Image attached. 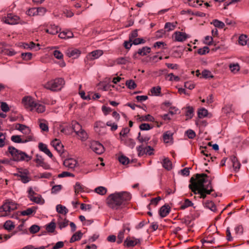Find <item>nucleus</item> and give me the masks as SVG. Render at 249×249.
<instances>
[{"mask_svg":"<svg viewBox=\"0 0 249 249\" xmlns=\"http://www.w3.org/2000/svg\"><path fill=\"white\" fill-rule=\"evenodd\" d=\"M204 177H207V174L204 173L196 174L194 177H192L190 179V184L189 188L195 194H199L200 197L205 198L207 195H210L214 190L213 188L207 187L205 185L206 180Z\"/></svg>","mask_w":249,"mask_h":249,"instance_id":"obj_1","label":"nucleus"},{"mask_svg":"<svg viewBox=\"0 0 249 249\" xmlns=\"http://www.w3.org/2000/svg\"><path fill=\"white\" fill-rule=\"evenodd\" d=\"M131 198V194L128 192H115L109 195L106 202L110 209L119 210L125 208Z\"/></svg>","mask_w":249,"mask_h":249,"instance_id":"obj_2","label":"nucleus"},{"mask_svg":"<svg viewBox=\"0 0 249 249\" xmlns=\"http://www.w3.org/2000/svg\"><path fill=\"white\" fill-rule=\"evenodd\" d=\"M8 150L12 157L14 161H19L25 160L28 161L32 159V157L29 156L26 153L18 150L13 146H9Z\"/></svg>","mask_w":249,"mask_h":249,"instance_id":"obj_3","label":"nucleus"},{"mask_svg":"<svg viewBox=\"0 0 249 249\" xmlns=\"http://www.w3.org/2000/svg\"><path fill=\"white\" fill-rule=\"evenodd\" d=\"M65 84V81L61 78L51 80L43 85L44 88L53 91L60 90Z\"/></svg>","mask_w":249,"mask_h":249,"instance_id":"obj_4","label":"nucleus"},{"mask_svg":"<svg viewBox=\"0 0 249 249\" xmlns=\"http://www.w3.org/2000/svg\"><path fill=\"white\" fill-rule=\"evenodd\" d=\"M90 148L95 153L100 155L105 150L103 145L97 141H92L90 142Z\"/></svg>","mask_w":249,"mask_h":249,"instance_id":"obj_5","label":"nucleus"},{"mask_svg":"<svg viewBox=\"0 0 249 249\" xmlns=\"http://www.w3.org/2000/svg\"><path fill=\"white\" fill-rule=\"evenodd\" d=\"M22 102L25 107L29 108L31 111H32L36 107V102L30 96L24 97L22 99Z\"/></svg>","mask_w":249,"mask_h":249,"instance_id":"obj_6","label":"nucleus"},{"mask_svg":"<svg viewBox=\"0 0 249 249\" xmlns=\"http://www.w3.org/2000/svg\"><path fill=\"white\" fill-rule=\"evenodd\" d=\"M19 19V17L12 13H9L7 17H5L4 22L8 24L14 25L18 23Z\"/></svg>","mask_w":249,"mask_h":249,"instance_id":"obj_7","label":"nucleus"},{"mask_svg":"<svg viewBox=\"0 0 249 249\" xmlns=\"http://www.w3.org/2000/svg\"><path fill=\"white\" fill-rule=\"evenodd\" d=\"M140 243V240L139 239L136 238L134 237H127L124 241V246L127 248H131Z\"/></svg>","mask_w":249,"mask_h":249,"instance_id":"obj_8","label":"nucleus"},{"mask_svg":"<svg viewBox=\"0 0 249 249\" xmlns=\"http://www.w3.org/2000/svg\"><path fill=\"white\" fill-rule=\"evenodd\" d=\"M173 37L176 41L182 42L187 39L188 35L185 33L177 31L174 33Z\"/></svg>","mask_w":249,"mask_h":249,"instance_id":"obj_9","label":"nucleus"},{"mask_svg":"<svg viewBox=\"0 0 249 249\" xmlns=\"http://www.w3.org/2000/svg\"><path fill=\"white\" fill-rule=\"evenodd\" d=\"M66 53L69 57L77 58L81 54V51L77 49H69L67 50Z\"/></svg>","mask_w":249,"mask_h":249,"instance_id":"obj_10","label":"nucleus"},{"mask_svg":"<svg viewBox=\"0 0 249 249\" xmlns=\"http://www.w3.org/2000/svg\"><path fill=\"white\" fill-rule=\"evenodd\" d=\"M170 207L168 205L165 204L159 210V214L161 218L165 217L170 212Z\"/></svg>","mask_w":249,"mask_h":249,"instance_id":"obj_11","label":"nucleus"},{"mask_svg":"<svg viewBox=\"0 0 249 249\" xmlns=\"http://www.w3.org/2000/svg\"><path fill=\"white\" fill-rule=\"evenodd\" d=\"M63 164L70 169H73L77 164V161L72 158L68 159L64 161Z\"/></svg>","mask_w":249,"mask_h":249,"instance_id":"obj_12","label":"nucleus"},{"mask_svg":"<svg viewBox=\"0 0 249 249\" xmlns=\"http://www.w3.org/2000/svg\"><path fill=\"white\" fill-rule=\"evenodd\" d=\"M52 143L53 147L58 152L62 154L63 153L64 149L63 145L61 144V142L58 140L55 139L52 142Z\"/></svg>","mask_w":249,"mask_h":249,"instance_id":"obj_13","label":"nucleus"},{"mask_svg":"<svg viewBox=\"0 0 249 249\" xmlns=\"http://www.w3.org/2000/svg\"><path fill=\"white\" fill-rule=\"evenodd\" d=\"M173 133L170 131H166L163 135L164 142L165 143H173Z\"/></svg>","mask_w":249,"mask_h":249,"instance_id":"obj_14","label":"nucleus"},{"mask_svg":"<svg viewBox=\"0 0 249 249\" xmlns=\"http://www.w3.org/2000/svg\"><path fill=\"white\" fill-rule=\"evenodd\" d=\"M15 128L24 134H28L30 132L29 128L24 124H17L15 125Z\"/></svg>","mask_w":249,"mask_h":249,"instance_id":"obj_15","label":"nucleus"},{"mask_svg":"<svg viewBox=\"0 0 249 249\" xmlns=\"http://www.w3.org/2000/svg\"><path fill=\"white\" fill-rule=\"evenodd\" d=\"M38 148L39 149L43 152L46 155H47L49 157L52 158L53 155L52 153L51 152L50 150L48 148L46 144H44L42 142H40L38 144Z\"/></svg>","mask_w":249,"mask_h":249,"instance_id":"obj_16","label":"nucleus"},{"mask_svg":"<svg viewBox=\"0 0 249 249\" xmlns=\"http://www.w3.org/2000/svg\"><path fill=\"white\" fill-rule=\"evenodd\" d=\"M231 161L232 163V166L235 172H237L241 167V163L238 161L236 157L232 156L231 157Z\"/></svg>","mask_w":249,"mask_h":249,"instance_id":"obj_17","label":"nucleus"},{"mask_svg":"<svg viewBox=\"0 0 249 249\" xmlns=\"http://www.w3.org/2000/svg\"><path fill=\"white\" fill-rule=\"evenodd\" d=\"M103 54V51L100 50H97L95 51H93L91 52L90 53H89V57L90 59L93 60L99 58Z\"/></svg>","mask_w":249,"mask_h":249,"instance_id":"obj_18","label":"nucleus"},{"mask_svg":"<svg viewBox=\"0 0 249 249\" xmlns=\"http://www.w3.org/2000/svg\"><path fill=\"white\" fill-rule=\"evenodd\" d=\"M30 200L32 201L39 204H43L45 202L44 200L42 198L41 196L39 195H37V196H30Z\"/></svg>","mask_w":249,"mask_h":249,"instance_id":"obj_19","label":"nucleus"},{"mask_svg":"<svg viewBox=\"0 0 249 249\" xmlns=\"http://www.w3.org/2000/svg\"><path fill=\"white\" fill-rule=\"evenodd\" d=\"M2 207L3 208L4 212H5L4 214H2L0 216V217H5L9 215V213L12 211V209L9 206V204L8 203L7 200L6 202L2 205Z\"/></svg>","mask_w":249,"mask_h":249,"instance_id":"obj_20","label":"nucleus"},{"mask_svg":"<svg viewBox=\"0 0 249 249\" xmlns=\"http://www.w3.org/2000/svg\"><path fill=\"white\" fill-rule=\"evenodd\" d=\"M83 235V233L81 231H78L75 232L71 238L70 243H73L75 241H78L81 239Z\"/></svg>","mask_w":249,"mask_h":249,"instance_id":"obj_21","label":"nucleus"},{"mask_svg":"<svg viewBox=\"0 0 249 249\" xmlns=\"http://www.w3.org/2000/svg\"><path fill=\"white\" fill-rule=\"evenodd\" d=\"M162 166L167 170H170L172 168V162L168 158H165L163 160Z\"/></svg>","mask_w":249,"mask_h":249,"instance_id":"obj_22","label":"nucleus"},{"mask_svg":"<svg viewBox=\"0 0 249 249\" xmlns=\"http://www.w3.org/2000/svg\"><path fill=\"white\" fill-rule=\"evenodd\" d=\"M15 227V226L11 220H7L3 224V228L8 231H11Z\"/></svg>","mask_w":249,"mask_h":249,"instance_id":"obj_23","label":"nucleus"},{"mask_svg":"<svg viewBox=\"0 0 249 249\" xmlns=\"http://www.w3.org/2000/svg\"><path fill=\"white\" fill-rule=\"evenodd\" d=\"M205 180H206L205 182V185L207 187H209L210 188H213L212 187V181L214 178V176H209L207 175V177H204Z\"/></svg>","mask_w":249,"mask_h":249,"instance_id":"obj_24","label":"nucleus"},{"mask_svg":"<svg viewBox=\"0 0 249 249\" xmlns=\"http://www.w3.org/2000/svg\"><path fill=\"white\" fill-rule=\"evenodd\" d=\"M71 128L76 134L78 133L82 129L81 125L76 121L72 122Z\"/></svg>","mask_w":249,"mask_h":249,"instance_id":"obj_25","label":"nucleus"},{"mask_svg":"<svg viewBox=\"0 0 249 249\" xmlns=\"http://www.w3.org/2000/svg\"><path fill=\"white\" fill-rule=\"evenodd\" d=\"M56 210L57 213L61 214H66L68 213V210L66 207L60 204L56 206Z\"/></svg>","mask_w":249,"mask_h":249,"instance_id":"obj_26","label":"nucleus"},{"mask_svg":"<svg viewBox=\"0 0 249 249\" xmlns=\"http://www.w3.org/2000/svg\"><path fill=\"white\" fill-rule=\"evenodd\" d=\"M73 33L71 31L62 32L60 33L58 36L62 39L69 38L72 37Z\"/></svg>","mask_w":249,"mask_h":249,"instance_id":"obj_27","label":"nucleus"},{"mask_svg":"<svg viewBox=\"0 0 249 249\" xmlns=\"http://www.w3.org/2000/svg\"><path fill=\"white\" fill-rule=\"evenodd\" d=\"M36 208L35 207H33L32 208H29L26 209V210L23 211L21 212V214L22 215H30L32 214L33 213L36 212Z\"/></svg>","mask_w":249,"mask_h":249,"instance_id":"obj_28","label":"nucleus"},{"mask_svg":"<svg viewBox=\"0 0 249 249\" xmlns=\"http://www.w3.org/2000/svg\"><path fill=\"white\" fill-rule=\"evenodd\" d=\"M205 207L213 212L216 211V206L212 201L208 200L206 201Z\"/></svg>","mask_w":249,"mask_h":249,"instance_id":"obj_29","label":"nucleus"},{"mask_svg":"<svg viewBox=\"0 0 249 249\" xmlns=\"http://www.w3.org/2000/svg\"><path fill=\"white\" fill-rule=\"evenodd\" d=\"M216 28L223 29L225 27V23L218 19H214L211 22Z\"/></svg>","mask_w":249,"mask_h":249,"instance_id":"obj_30","label":"nucleus"},{"mask_svg":"<svg viewBox=\"0 0 249 249\" xmlns=\"http://www.w3.org/2000/svg\"><path fill=\"white\" fill-rule=\"evenodd\" d=\"M55 227L56 225L55 222L52 221L46 226V230L48 232L52 233L54 231Z\"/></svg>","mask_w":249,"mask_h":249,"instance_id":"obj_31","label":"nucleus"},{"mask_svg":"<svg viewBox=\"0 0 249 249\" xmlns=\"http://www.w3.org/2000/svg\"><path fill=\"white\" fill-rule=\"evenodd\" d=\"M187 111L185 113V115L189 119H191L194 115V109L192 107L188 106L186 107Z\"/></svg>","mask_w":249,"mask_h":249,"instance_id":"obj_32","label":"nucleus"},{"mask_svg":"<svg viewBox=\"0 0 249 249\" xmlns=\"http://www.w3.org/2000/svg\"><path fill=\"white\" fill-rule=\"evenodd\" d=\"M197 114L198 118H203L208 115V110L204 108H202L198 110Z\"/></svg>","mask_w":249,"mask_h":249,"instance_id":"obj_33","label":"nucleus"},{"mask_svg":"<svg viewBox=\"0 0 249 249\" xmlns=\"http://www.w3.org/2000/svg\"><path fill=\"white\" fill-rule=\"evenodd\" d=\"M193 205V203L191 200L189 199H185L184 202L181 205L180 209L184 210L188 207L192 206Z\"/></svg>","mask_w":249,"mask_h":249,"instance_id":"obj_34","label":"nucleus"},{"mask_svg":"<svg viewBox=\"0 0 249 249\" xmlns=\"http://www.w3.org/2000/svg\"><path fill=\"white\" fill-rule=\"evenodd\" d=\"M238 43L240 45L242 46L246 45L247 43V36L244 35H242L239 36Z\"/></svg>","mask_w":249,"mask_h":249,"instance_id":"obj_35","label":"nucleus"},{"mask_svg":"<svg viewBox=\"0 0 249 249\" xmlns=\"http://www.w3.org/2000/svg\"><path fill=\"white\" fill-rule=\"evenodd\" d=\"M126 86L130 89H133L137 87V85L133 80H128L126 81Z\"/></svg>","mask_w":249,"mask_h":249,"instance_id":"obj_36","label":"nucleus"},{"mask_svg":"<svg viewBox=\"0 0 249 249\" xmlns=\"http://www.w3.org/2000/svg\"><path fill=\"white\" fill-rule=\"evenodd\" d=\"M95 192L101 195H104L107 192V189L103 186H99L95 189Z\"/></svg>","mask_w":249,"mask_h":249,"instance_id":"obj_37","label":"nucleus"},{"mask_svg":"<svg viewBox=\"0 0 249 249\" xmlns=\"http://www.w3.org/2000/svg\"><path fill=\"white\" fill-rule=\"evenodd\" d=\"M29 174V171H28V173H26L23 175L20 176L19 180H20L23 183H28L30 180V178L28 176Z\"/></svg>","mask_w":249,"mask_h":249,"instance_id":"obj_38","label":"nucleus"},{"mask_svg":"<svg viewBox=\"0 0 249 249\" xmlns=\"http://www.w3.org/2000/svg\"><path fill=\"white\" fill-rule=\"evenodd\" d=\"M118 160L119 162L123 165H126L129 162V159L124 155L119 157Z\"/></svg>","mask_w":249,"mask_h":249,"instance_id":"obj_39","label":"nucleus"},{"mask_svg":"<svg viewBox=\"0 0 249 249\" xmlns=\"http://www.w3.org/2000/svg\"><path fill=\"white\" fill-rule=\"evenodd\" d=\"M202 77L207 79L209 78H213V76L211 72L208 70H204L201 73Z\"/></svg>","mask_w":249,"mask_h":249,"instance_id":"obj_40","label":"nucleus"},{"mask_svg":"<svg viewBox=\"0 0 249 249\" xmlns=\"http://www.w3.org/2000/svg\"><path fill=\"white\" fill-rule=\"evenodd\" d=\"M138 117H139V119H140L141 121H149L151 122H154V118L153 117H152L150 114L146 115L144 116H140L139 115L138 116Z\"/></svg>","mask_w":249,"mask_h":249,"instance_id":"obj_41","label":"nucleus"},{"mask_svg":"<svg viewBox=\"0 0 249 249\" xmlns=\"http://www.w3.org/2000/svg\"><path fill=\"white\" fill-rule=\"evenodd\" d=\"M229 68L231 72L233 73H236L238 71L240 70V66L238 64H230L229 66Z\"/></svg>","mask_w":249,"mask_h":249,"instance_id":"obj_42","label":"nucleus"},{"mask_svg":"<svg viewBox=\"0 0 249 249\" xmlns=\"http://www.w3.org/2000/svg\"><path fill=\"white\" fill-rule=\"evenodd\" d=\"M176 26V24H175L174 23L167 22L165 24L164 28L167 29V31L169 32L174 30Z\"/></svg>","mask_w":249,"mask_h":249,"instance_id":"obj_43","label":"nucleus"},{"mask_svg":"<svg viewBox=\"0 0 249 249\" xmlns=\"http://www.w3.org/2000/svg\"><path fill=\"white\" fill-rule=\"evenodd\" d=\"M129 61L127 57H119L116 60V62L117 64H125Z\"/></svg>","mask_w":249,"mask_h":249,"instance_id":"obj_44","label":"nucleus"},{"mask_svg":"<svg viewBox=\"0 0 249 249\" xmlns=\"http://www.w3.org/2000/svg\"><path fill=\"white\" fill-rule=\"evenodd\" d=\"M11 141L16 143H23V140L19 135H13L11 138Z\"/></svg>","mask_w":249,"mask_h":249,"instance_id":"obj_45","label":"nucleus"},{"mask_svg":"<svg viewBox=\"0 0 249 249\" xmlns=\"http://www.w3.org/2000/svg\"><path fill=\"white\" fill-rule=\"evenodd\" d=\"M35 108H36V110L38 113H42L45 110V107L44 105L36 103Z\"/></svg>","mask_w":249,"mask_h":249,"instance_id":"obj_46","label":"nucleus"},{"mask_svg":"<svg viewBox=\"0 0 249 249\" xmlns=\"http://www.w3.org/2000/svg\"><path fill=\"white\" fill-rule=\"evenodd\" d=\"M153 128L152 126H151L150 125L148 124L142 123L139 126V128L141 130H149Z\"/></svg>","mask_w":249,"mask_h":249,"instance_id":"obj_47","label":"nucleus"},{"mask_svg":"<svg viewBox=\"0 0 249 249\" xmlns=\"http://www.w3.org/2000/svg\"><path fill=\"white\" fill-rule=\"evenodd\" d=\"M151 92L156 96H158L161 92V88L160 86L153 87L151 89Z\"/></svg>","mask_w":249,"mask_h":249,"instance_id":"obj_48","label":"nucleus"},{"mask_svg":"<svg viewBox=\"0 0 249 249\" xmlns=\"http://www.w3.org/2000/svg\"><path fill=\"white\" fill-rule=\"evenodd\" d=\"M78 136H79L82 140L84 141L86 140L88 137H87V133L86 132L82 129L78 133L76 134Z\"/></svg>","mask_w":249,"mask_h":249,"instance_id":"obj_49","label":"nucleus"},{"mask_svg":"<svg viewBox=\"0 0 249 249\" xmlns=\"http://www.w3.org/2000/svg\"><path fill=\"white\" fill-rule=\"evenodd\" d=\"M132 44L137 45L139 44H144L145 40L142 38H136L132 40Z\"/></svg>","mask_w":249,"mask_h":249,"instance_id":"obj_50","label":"nucleus"},{"mask_svg":"<svg viewBox=\"0 0 249 249\" xmlns=\"http://www.w3.org/2000/svg\"><path fill=\"white\" fill-rule=\"evenodd\" d=\"M223 111L224 113L226 114H230L231 112L233 111L232 105L229 104L226 105L223 108Z\"/></svg>","mask_w":249,"mask_h":249,"instance_id":"obj_51","label":"nucleus"},{"mask_svg":"<svg viewBox=\"0 0 249 249\" xmlns=\"http://www.w3.org/2000/svg\"><path fill=\"white\" fill-rule=\"evenodd\" d=\"M36 159L34 160L35 162L36 163V166L38 167L43 161L44 159L42 157L38 154L36 155Z\"/></svg>","mask_w":249,"mask_h":249,"instance_id":"obj_52","label":"nucleus"},{"mask_svg":"<svg viewBox=\"0 0 249 249\" xmlns=\"http://www.w3.org/2000/svg\"><path fill=\"white\" fill-rule=\"evenodd\" d=\"M74 191H75V193L76 194H77L83 191V188L82 185L78 182H77L75 183V185H74Z\"/></svg>","mask_w":249,"mask_h":249,"instance_id":"obj_53","label":"nucleus"},{"mask_svg":"<svg viewBox=\"0 0 249 249\" xmlns=\"http://www.w3.org/2000/svg\"><path fill=\"white\" fill-rule=\"evenodd\" d=\"M210 51L209 48L207 46H204L202 48H200L198 50L197 53L200 55L205 54L206 53H208Z\"/></svg>","mask_w":249,"mask_h":249,"instance_id":"obj_54","label":"nucleus"},{"mask_svg":"<svg viewBox=\"0 0 249 249\" xmlns=\"http://www.w3.org/2000/svg\"><path fill=\"white\" fill-rule=\"evenodd\" d=\"M21 56L23 60H29L32 58V53H23L21 54Z\"/></svg>","mask_w":249,"mask_h":249,"instance_id":"obj_55","label":"nucleus"},{"mask_svg":"<svg viewBox=\"0 0 249 249\" xmlns=\"http://www.w3.org/2000/svg\"><path fill=\"white\" fill-rule=\"evenodd\" d=\"M26 14L29 16H34L37 15V12L36 10V8H32L28 9L26 11Z\"/></svg>","mask_w":249,"mask_h":249,"instance_id":"obj_56","label":"nucleus"},{"mask_svg":"<svg viewBox=\"0 0 249 249\" xmlns=\"http://www.w3.org/2000/svg\"><path fill=\"white\" fill-rule=\"evenodd\" d=\"M137 150L138 152L139 156H142L145 153V149L142 144L137 147Z\"/></svg>","mask_w":249,"mask_h":249,"instance_id":"obj_57","label":"nucleus"},{"mask_svg":"<svg viewBox=\"0 0 249 249\" xmlns=\"http://www.w3.org/2000/svg\"><path fill=\"white\" fill-rule=\"evenodd\" d=\"M49 28L51 31H53V34H51V35H56L60 30V29L59 28V27L55 25H51L50 26Z\"/></svg>","mask_w":249,"mask_h":249,"instance_id":"obj_58","label":"nucleus"},{"mask_svg":"<svg viewBox=\"0 0 249 249\" xmlns=\"http://www.w3.org/2000/svg\"><path fill=\"white\" fill-rule=\"evenodd\" d=\"M62 188V186L61 185H56L53 186L51 190V193L52 194H56L59 191H60Z\"/></svg>","mask_w":249,"mask_h":249,"instance_id":"obj_59","label":"nucleus"},{"mask_svg":"<svg viewBox=\"0 0 249 249\" xmlns=\"http://www.w3.org/2000/svg\"><path fill=\"white\" fill-rule=\"evenodd\" d=\"M186 134L189 139H193L196 136V133L192 129H189L186 131Z\"/></svg>","mask_w":249,"mask_h":249,"instance_id":"obj_60","label":"nucleus"},{"mask_svg":"<svg viewBox=\"0 0 249 249\" xmlns=\"http://www.w3.org/2000/svg\"><path fill=\"white\" fill-rule=\"evenodd\" d=\"M40 230V227L36 225H33L30 228V232L32 233H36Z\"/></svg>","mask_w":249,"mask_h":249,"instance_id":"obj_61","label":"nucleus"},{"mask_svg":"<svg viewBox=\"0 0 249 249\" xmlns=\"http://www.w3.org/2000/svg\"><path fill=\"white\" fill-rule=\"evenodd\" d=\"M53 54L57 59H62L63 57L62 53L58 50H55L53 53Z\"/></svg>","mask_w":249,"mask_h":249,"instance_id":"obj_62","label":"nucleus"},{"mask_svg":"<svg viewBox=\"0 0 249 249\" xmlns=\"http://www.w3.org/2000/svg\"><path fill=\"white\" fill-rule=\"evenodd\" d=\"M138 36V30L137 29L133 31L131 33L129 36V39L130 41H132V40L136 38Z\"/></svg>","mask_w":249,"mask_h":249,"instance_id":"obj_63","label":"nucleus"},{"mask_svg":"<svg viewBox=\"0 0 249 249\" xmlns=\"http://www.w3.org/2000/svg\"><path fill=\"white\" fill-rule=\"evenodd\" d=\"M126 144L131 148H133L135 145V142L133 139L129 138L126 140Z\"/></svg>","mask_w":249,"mask_h":249,"instance_id":"obj_64","label":"nucleus"}]
</instances>
